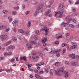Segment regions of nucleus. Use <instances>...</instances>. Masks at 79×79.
<instances>
[{"label":"nucleus","mask_w":79,"mask_h":79,"mask_svg":"<svg viewBox=\"0 0 79 79\" xmlns=\"http://www.w3.org/2000/svg\"><path fill=\"white\" fill-rule=\"evenodd\" d=\"M64 70V69L62 68L61 69H59L57 71L55 70V72L56 76H60L61 74H61V73H63V72Z\"/></svg>","instance_id":"obj_1"},{"label":"nucleus","mask_w":79,"mask_h":79,"mask_svg":"<svg viewBox=\"0 0 79 79\" xmlns=\"http://www.w3.org/2000/svg\"><path fill=\"white\" fill-rule=\"evenodd\" d=\"M42 10V8L40 7L38 8L35 12V14L34 15V16H36L37 15H38L39 13H41Z\"/></svg>","instance_id":"obj_2"},{"label":"nucleus","mask_w":79,"mask_h":79,"mask_svg":"<svg viewBox=\"0 0 79 79\" xmlns=\"http://www.w3.org/2000/svg\"><path fill=\"white\" fill-rule=\"evenodd\" d=\"M63 13H64V11L63 10H61L58 12H55V15L56 16L57 15V14H59L60 15L59 16V18H61V15H63Z\"/></svg>","instance_id":"obj_3"},{"label":"nucleus","mask_w":79,"mask_h":79,"mask_svg":"<svg viewBox=\"0 0 79 79\" xmlns=\"http://www.w3.org/2000/svg\"><path fill=\"white\" fill-rule=\"evenodd\" d=\"M0 38H1L2 41H3L4 40H5L6 39L8 38V35H5L4 36L1 35L0 36Z\"/></svg>","instance_id":"obj_4"},{"label":"nucleus","mask_w":79,"mask_h":79,"mask_svg":"<svg viewBox=\"0 0 79 79\" xmlns=\"http://www.w3.org/2000/svg\"><path fill=\"white\" fill-rule=\"evenodd\" d=\"M58 8L60 9L61 10H63V9H64V5L63 4L61 5V4H59Z\"/></svg>","instance_id":"obj_5"},{"label":"nucleus","mask_w":79,"mask_h":79,"mask_svg":"<svg viewBox=\"0 0 79 79\" xmlns=\"http://www.w3.org/2000/svg\"><path fill=\"white\" fill-rule=\"evenodd\" d=\"M12 24L14 26H17L18 25V21L17 20H14L13 21Z\"/></svg>","instance_id":"obj_6"},{"label":"nucleus","mask_w":79,"mask_h":79,"mask_svg":"<svg viewBox=\"0 0 79 79\" xmlns=\"http://www.w3.org/2000/svg\"><path fill=\"white\" fill-rule=\"evenodd\" d=\"M78 64V62H72V66H75Z\"/></svg>","instance_id":"obj_7"},{"label":"nucleus","mask_w":79,"mask_h":79,"mask_svg":"<svg viewBox=\"0 0 79 79\" xmlns=\"http://www.w3.org/2000/svg\"><path fill=\"white\" fill-rule=\"evenodd\" d=\"M77 46L76 45H73L72 46H71L69 48V50H71L72 49H73V48H77Z\"/></svg>","instance_id":"obj_8"},{"label":"nucleus","mask_w":79,"mask_h":79,"mask_svg":"<svg viewBox=\"0 0 79 79\" xmlns=\"http://www.w3.org/2000/svg\"><path fill=\"white\" fill-rule=\"evenodd\" d=\"M55 53H56V56H57V57H59L60 56V54L59 53V50H57V51H55Z\"/></svg>","instance_id":"obj_9"},{"label":"nucleus","mask_w":79,"mask_h":79,"mask_svg":"<svg viewBox=\"0 0 79 79\" xmlns=\"http://www.w3.org/2000/svg\"><path fill=\"white\" fill-rule=\"evenodd\" d=\"M27 58L26 57L23 56V57H20V59L21 60H25V61H27V60H26Z\"/></svg>","instance_id":"obj_10"},{"label":"nucleus","mask_w":79,"mask_h":79,"mask_svg":"<svg viewBox=\"0 0 79 79\" xmlns=\"http://www.w3.org/2000/svg\"><path fill=\"white\" fill-rule=\"evenodd\" d=\"M75 54H70L69 55V56L71 58H72V59H74L75 58Z\"/></svg>","instance_id":"obj_11"},{"label":"nucleus","mask_w":79,"mask_h":79,"mask_svg":"<svg viewBox=\"0 0 79 79\" xmlns=\"http://www.w3.org/2000/svg\"><path fill=\"white\" fill-rule=\"evenodd\" d=\"M18 31L19 32H20V33H21V34H23L24 32V31L21 29H19L18 30Z\"/></svg>","instance_id":"obj_12"},{"label":"nucleus","mask_w":79,"mask_h":79,"mask_svg":"<svg viewBox=\"0 0 79 79\" xmlns=\"http://www.w3.org/2000/svg\"><path fill=\"white\" fill-rule=\"evenodd\" d=\"M8 19L9 20V23H10L13 20L12 17L11 16H10L8 17Z\"/></svg>","instance_id":"obj_13"},{"label":"nucleus","mask_w":79,"mask_h":79,"mask_svg":"<svg viewBox=\"0 0 79 79\" xmlns=\"http://www.w3.org/2000/svg\"><path fill=\"white\" fill-rule=\"evenodd\" d=\"M47 39L46 38H44L42 40V43H45L47 41Z\"/></svg>","instance_id":"obj_14"},{"label":"nucleus","mask_w":79,"mask_h":79,"mask_svg":"<svg viewBox=\"0 0 79 79\" xmlns=\"http://www.w3.org/2000/svg\"><path fill=\"white\" fill-rule=\"evenodd\" d=\"M8 48L9 49H15V47L12 45H10L8 47Z\"/></svg>","instance_id":"obj_15"},{"label":"nucleus","mask_w":79,"mask_h":79,"mask_svg":"<svg viewBox=\"0 0 79 79\" xmlns=\"http://www.w3.org/2000/svg\"><path fill=\"white\" fill-rule=\"evenodd\" d=\"M44 31H45V32H46V33L48 32V30H49V29H48V28L47 27H45L44 28Z\"/></svg>","instance_id":"obj_16"},{"label":"nucleus","mask_w":79,"mask_h":79,"mask_svg":"<svg viewBox=\"0 0 79 79\" xmlns=\"http://www.w3.org/2000/svg\"><path fill=\"white\" fill-rule=\"evenodd\" d=\"M69 26L72 28H74V27H75V26L74 25L72 24H70L69 25Z\"/></svg>","instance_id":"obj_17"},{"label":"nucleus","mask_w":79,"mask_h":79,"mask_svg":"<svg viewBox=\"0 0 79 79\" xmlns=\"http://www.w3.org/2000/svg\"><path fill=\"white\" fill-rule=\"evenodd\" d=\"M74 59H75V60H79V56H78V55H76V56H75Z\"/></svg>","instance_id":"obj_18"},{"label":"nucleus","mask_w":79,"mask_h":79,"mask_svg":"<svg viewBox=\"0 0 79 79\" xmlns=\"http://www.w3.org/2000/svg\"><path fill=\"white\" fill-rule=\"evenodd\" d=\"M36 34H37L38 35H40V32L39 31V30H37L35 32Z\"/></svg>","instance_id":"obj_19"},{"label":"nucleus","mask_w":79,"mask_h":79,"mask_svg":"<svg viewBox=\"0 0 79 79\" xmlns=\"http://www.w3.org/2000/svg\"><path fill=\"white\" fill-rule=\"evenodd\" d=\"M65 77H66V78H67L68 77V72H66L65 75H64Z\"/></svg>","instance_id":"obj_20"},{"label":"nucleus","mask_w":79,"mask_h":79,"mask_svg":"<svg viewBox=\"0 0 79 79\" xmlns=\"http://www.w3.org/2000/svg\"><path fill=\"white\" fill-rule=\"evenodd\" d=\"M66 47L67 46V44L66 43H63L62 44V47Z\"/></svg>","instance_id":"obj_21"},{"label":"nucleus","mask_w":79,"mask_h":79,"mask_svg":"<svg viewBox=\"0 0 79 79\" xmlns=\"http://www.w3.org/2000/svg\"><path fill=\"white\" fill-rule=\"evenodd\" d=\"M66 51V48H64L62 52V54H64V53Z\"/></svg>","instance_id":"obj_22"},{"label":"nucleus","mask_w":79,"mask_h":79,"mask_svg":"<svg viewBox=\"0 0 79 79\" xmlns=\"http://www.w3.org/2000/svg\"><path fill=\"white\" fill-rule=\"evenodd\" d=\"M12 13L13 15H15L16 14L17 12L16 11H13L12 12Z\"/></svg>","instance_id":"obj_23"},{"label":"nucleus","mask_w":79,"mask_h":79,"mask_svg":"<svg viewBox=\"0 0 79 79\" xmlns=\"http://www.w3.org/2000/svg\"><path fill=\"white\" fill-rule=\"evenodd\" d=\"M15 3L17 5H20V2L18 1L15 2Z\"/></svg>","instance_id":"obj_24"},{"label":"nucleus","mask_w":79,"mask_h":79,"mask_svg":"<svg viewBox=\"0 0 79 79\" xmlns=\"http://www.w3.org/2000/svg\"><path fill=\"white\" fill-rule=\"evenodd\" d=\"M3 13L4 14H7L8 13V11H7V10H4L3 11Z\"/></svg>","instance_id":"obj_25"},{"label":"nucleus","mask_w":79,"mask_h":79,"mask_svg":"<svg viewBox=\"0 0 79 79\" xmlns=\"http://www.w3.org/2000/svg\"><path fill=\"white\" fill-rule=\"evenodd\" d=\"M6 71L7 72V73H10V72L11 71V70H10V69H6Z\"/></svg>","instance_id":"obj_26"},{"label":"nucleus","mask_w":79,"mask_h":79,"mask_svg":"<svg viewBox=\"0 0 79 79\" xmlns=\"http://www.w3.org/2000/svg\"><path fill=\"white\" fill-rule=\"evenodd\" d=\"M5 28V27H4V26H0V30H1V29H3Z\"/></svg>","instance_id":"obj_27"},{"label":"nucleus","mask_w":79,"mask_h":79,"mask_svg":"<svg viewBox=\"0 0 79 79\" xmlns=\"http://www.w3.org/2000/svg\"><path fill=\"white\" fill-rule=\"evenodd\" d=\"M31 22L30 21L28 22V24L27 25V26L28 27H30V26H31Z\"/></svg>","instance_id":"obj_28"},{"label":"nucleus","mask_w":79,"mask_h":79,"mask_svg":"<svg viewBox=\"0 0 79 79\" xmlns=\"http://www.w3.org/2000/svg\"><path fill=\"white\" fill-rule=\"evenodd\" d=\"M35 76L36 78H37L38 79V78L40 76L38 74H35Z\"/></svg>","instance_id":"obj_29"},{"label":"nucleus","mask_w":79,"mask_h":79,"mask_svg":"<svg viewBox=\"0 0 79 79\" xmlns=\"http://www.w3.org/2000/svg\"><path fill=\"white\" fill-rule=\"evenodd\" d=\"M62 24L64 27H65L67 26V24L66 23H62Z\"/></svg>","instance_id":"obj_30"},{"label":"nucleus","mask_w":79,"mask_h":79,"mask_svg":"<svg viewBox=\"0 0 79 79\" xmlns=\"http://www.w3.org/2000/svg\"><path fill=\"white\" fill-rule=\"evenodd\" d=\"M17 40V39L15 37H13V40L14 42H16Z\"/></svg>","instance_id":"obj_31"},{"label":"nucleus","mask_w":79,"mask_h":79,"mask_svg":"<svg viewBox=\"0 0 79 79\" xmlns=\"http://www.w3.org/2000/svg\"><path fill=\"white\" fill-rule=\"evenodd\" d=\"M10 30V28H7L5 30L6 32H8Z\"/></svg>","instance_id":"obj_32"},{"label":"nucleus","mask_w":79,"mask_h":79,"mask_svg":"<svg viewBox=\"0 0 79 79\" xmlns=\"http://www.w3.org/2000/svg\"><path fill=\"white\" fill-rule=\"evenodd\" d=\"M11 41H9L8 42L6 43V45H10V44H11Z\"/></svg>","instance_id":"obj_33"},{"label":"nucleus","mask_w":79,"mask_h":79,"mask_svg":"<svg viewBox=\"0 0 79 79\" xmlns=\"http://www.w3.org/2000/svg\"><path fill=\"white\" fill-rule=\"evenodd\" d=\"M58 64H59V62H56L55 63V65L56 66H58Z\"/></svg>","instance_id":"obj_34"},{"label":"nucleus","mask_w":79,"mask_h":79,"mask_svg":"<svg viewBox=\"0 0 79 79\" xmlns=\"http://www.w3.org/2000/svg\"><path fill=\"white\" fill-rule=\"evenodd\" d=\"M69 37V33H67L66 34V38H68Z\"/></svg>","instance_id":"obj_35"},{"label":"nucleus","mask_w":79,"mask_h":79,"mask_svg":"<svg viewBox=\"0 0 79 79\" xmlns=\"http://www.w3.org/2000/svg\"><path fill=\"white\" fill-rule=\"evenodd\" d=\"M31 44H36V42L35 41H31Z\"/></svg>","instance_id":"obj_36"},{"label":"nucleus","mask_w":79,"mask_h":79,"mask_svg":"<svg viewBox=\"0 0 79 79\" xmlns=\"http://www.w3.org/2000/svg\"><path fill=\"white\" fill-rule=\"evenodd\" d=\"M15 60V59L12 58L10 60V61L11 62H14Z\"/></svg>","instance_id":"obj_37"},{"label":"nucleus","mask_w":79,"mask_h":79,"mask_svg":"<svg viewBox=\"0 0 79 79\" xmlns=\"http://www.w3.org/2000/svg\"><path fill=\"white\" fill-rule=\"evenodd\" d=\"M73 22L74 23H76V22H77V20H76L75 19H73L72 20Z\"/></svg>","instance_id":"obj_38"},{"label":"nucleus","mask_w":79,"mask_h":79,"mask_svg":"<svg viewBox=\"0 0 79 79\" xmlns=\"http://www.w3.org/2000/svg\"><path fill=\"white\" fill-rule=\"evenodd\" d=\"M32 66V64H28V68H31Z\"/></svg>","instance_id":"obj_39"},{"label":"nucleus","mask_w":79,"mask_h":79,"mask_svg":"<svg viewBox=\"0 0 79 79\" xmlns=\"http://www.w3.org/2000/svg\"><path fill=\"white\" fill-rule=\"evenodd\" d=\"M67 21H68V23H69L70 21H72V19H69Z\"/></svg>","instance_id":"obj_40"},{"label":"nucleus","mask_w":79,"mask_h":79,"mask_svg":"<svg viewBox=\"0 0 79 79\" xmlns=\"http://www.w3.org/2000/svg\"><path fill=\"white\" fill-rule=\"evenodd\" d=\"M44 73V70H42V71H40L39 72V74H42Z\"/></svg>","instance_id":"obj_41"},{"label":"nucleus","mask_w":79,"mask_h":79,"mask_svg":"<svg viewBox=\"0 0 79 79\" xmlns=\"http://www.w3.org/2000/svg\"><path fill=\"white\" fill-rule=\"evenodd\" d=\"M32 48V46L31 45L29 44L28 46V48H29V49H30V48Z\"/></svg>","instance_id":"obj_42"},{"label":"nucleus","mask_w":79,"mask_h":79,"mask_svg":"<svg viewBox=\"0 0 79 79\" xmlns=\"http://www.w3.org/2000/svg\"><path fill=\"white\" fill-rule=\"evenodd\" d=\"M19 40H23V38H21V36H20L19 37Z\"/></svg>","instance_id":"obj_43"},{"label":"nucleus","mask_w":79,"mask_h":79,"mask_svg":"<svg viewBox=\"0 0 79 79\" xmlns=\"http://www.w3.org/2000/svg\"><path fill=\"white\" fill-rule=\"evenodd\" d=\"M35 40H37L38 39V37L37 35L35 36Z\"/></svg>","instance_id":"obj_44"},{"label":"nucleus","mask_w":79,"mask_h":79,"mask_svg":"<svg viewBox=\"0 0 79 79\" xmlns=\"http://www.w3.org/2000/svg\"><path fill=\"white\" fill-rule=\"evenodd\" d=\"M44 15H46V16H47V15H48V13L47 12H45L44 13Z\"/></svg>","instance_id":"obj_45"},{"label":"nucleus","mask_w":79,"mask_h":79,"mask_svg":"<svg viewBox=\"0 0 79 79\" xmlns=\"http://www.w3.org/2000/svg\"><path fill=\"white\" fill-rule=\"evenodd\" d=\"M34 71L35 73H38V72H39V71L37 69H35Z\"/></svg>","instance_id":"obj_46"},{"label":"nucleus","mask_w":79,"mask_h":79,"mask_svg":"<svg viewBox=\"0 0 79 79\" xmlns=\"http://www.w3.org/2000/svg\"><path fill=\"white\" fill-rule=\"evenodd\" d=\"M29 13H30V11H27L25 13V15H28Z\"/></svg>","instance_id":"obj_47"},{"label":"nucleus","mask_w":79,"mask_h":79,"mask_svg":"<svg viewBox=\"0 0 79 79\" xmlns=\"http://www.w3.org/2000/svg\"><path fill=\"white\" fill-rule=\"evenodd\" d=\"M28 33H29V31H27L25 32V34H28Z\"/></svg>","instance_id":"obj_48"},{"label":"nucleus","mask_w":79,"mask_h":79,"mask_svg":"<svg viewBox=\"0 0 79 79\" xmlns=\"http://www.w3.org/2000/svg\"><path fill=\"white\" fill-rule=\"evenodd\" d=\"M60 38H62V35L59 36L57 37L58 39H60Z\"/></svg>","instance_id":"obj_49"},{"label":"nucleus","mask_w":79,"mask_h":79,"mask_svg":"<svg viewBox=\"0 0 79 79\" xmlns=\"http://www.w3.org/2000/svg\"><path fill=\"white\" fill-rule=\"evenodd\" d=\"M69 16H67L66 20L67 21L69 19Z\"/></svg>","instance_id":"obj_50"},{"label":"nucleus","mask_w":79,"mask_h":79,"mask_svg":"<svg viewBox=\"0 0 79 79\" xmlns=\"http://www.w3.org/2000/svg\"><path fill=\"white\" fill-rule=\"evenodd\" d=\"M75 4H76V5H78L79 4V1L78 0V1L77 2L75 3Z\"/></svg>","instance_id":"obj_51"},{"label":"nucleus","mask_w":79,"mask_h":79,"mask_svg":"<svg viewBox=\"0 0 79 79\" xmlns=\"http://www.w3.org/2000/svg\"><path fill=\"white\" fill-rule=\"evenodd\" d=\"M55 44L56 45H58V44H59V42L56 41L55 42Z\"/></svg>","instance_id":"obj_52"},{"label":"nucleus","mask_w":79,"mask_h":79,"mask_svg":"<svg viewBox=\"0 0 79 79\" xmlns=\"http://www.w3.org/2000/svg\"><path fill=\"white\" fill-rule=\"evenodd\" d=\"M50 11H50V10H47V12L49 14V13H50Z\"/></svg>","instance_id":"obj_53"},{"label":"nucleus","mask_w":79,"mask_h":79,"mask_svg":"<svg viewBox=\"0 0 79 79\" xmlns=\"http://www.w3.org/2000/svg\"><path fill=\"white\" fill-rule=\"evenodd\" d=\"M18 9H19V6H18L15 8V10H18Z\"/></svg>","instance_id":"obj_54"},{"label":"nucleus","mask_w":79,"mask_h":79,"mask_svg":"<svg viewBox=\"0 0 79 79\" xmlns=\"http://www.w3.org/2000/svg\"><path fill=\"white\" fill-rule=\"evenodd\" d=\"M7 55H11V52H8L7 53Z\"/></svg>","instance_id":"obj_55"},{"label":"nucleus","mask_w":79,"mask_h":79,"mask_svg":"<svg viewBox=\"0 0 79 79\" xmlns=\"http://www.w3.org/2000/svg\"><path fill=\"white\" fill-rule=\"evenodd\" d=\"M36 66L37 67H39V66H40V64H36Z\"/></svg>","instance_id":"obj_56"},{"label":"nucleus","mask_w":79,"mask_h":79,"mask_svg":"<svg viewBox=\"0 0 79 79\" xmlns=\"http://www.w3.org/2000/svg\"><path fill=\"white\" fill-rule=\"evenodd\" d=\"M15 59L17 61H19V60H18V57H15Z\"/></svg>","instance_id":"obj_57"},{"label":"nucleus","mask_w":79,"mask_h":79,"mask_svg":"<svg viewBox=\"0 0 79 79\" xmlns=\"http://www.w3.org/2000/svg\"><path fill=\"white\" fill-rule=\"evenodd\" d=\"M76 10V9H73L72 11H73V12H75Z\"/></svg>","instance_id":"obj_58"},{"label":"nucleus","mask_w":79,"mask_h":79,"mask_svg":"<svg viewBox=\"0 0 79 79\" xmlns=\"http://www.w3.org/2000/svg\"><path fill=\"white\" fill-rule=\"evenodd\" d=\"M53 53H55V51L53 52V51L52 50H51V54L52 55V54H53Z\"/></svg>","instance_id":"obj_59"},{"label":"nucleus","mask_w":79,"mask_h":79,"mask_svg":"<svg viewBox=\"0 0 79 79\" xmlns=\"http://www.w3.org/2000/svg\"><path fill=\"white\" fill-rule=\"evenodd\" d=\"M29 71H34V70L33 69H29Z\"/></svg>","instance_id":"obj_60"},{"label":"nucleus","mask_w":79,"mask_h":79,"mask_svg":"<svg viewBox=\"0 0 79 79\" xmlns=\"http://www.w3.org/2000/svg\"><path fill=\"white\" fill-rule=\"evenodd\" d=\"M40 56H41V57H42V56H43V54L42 53H40Z\"/></svg>","instance_id":"obj_61"},{"label":"nucleus","mask_w":79,"mask_h":79,"mask_svg":"<svg viewBox=\"0 0 79 79\" xmlns=\"http://www.w3.org/2000/svg\"><path fill=\"white\" fill-rule=\"evenodd\" d=\"M32 54L34 55L35 56L37 55V53L34 52V53H33Z\"/></svg>","instance_id":"obj_62"},{"label":"nucleus","mask_w":79,"mask_h":79,"mask_svg":"<svg viewBox=\"0 0 79 79\" xmlns=\"http://www.w3.org/2000/svg\"><path fill=\"white\" fill-rule=\"evenodd\" d=\"M49 17H52V14H49L48 15Z\"/></svg>","instance_id":"obj_63"},{"label":"nucleus","mask_w":79,"mask_h":79,"mask_svg":"<svg viewBox=\"0 0 79 79\" xmlns=\"http://www.w3.org/2000/svg\"><path fill=\"white\" fill-rule=\"evenodd\" d=\"M38 79H43L40 76H39V77L38 78Z\"/></svg>","instance_id":"obj_64"}]
</instances>
